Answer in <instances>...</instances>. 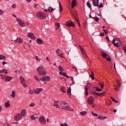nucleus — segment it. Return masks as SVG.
<instances>
[{
    "label": "nucleus",
    "instance_id": "nucleus-1",
    "mask_svg": "<svg viewBox=\"0 0 126 126\" xmlns=\"http://www.w3.org/2000/svg\"><path fill=\"white\" fill-rule=\"evenodd\" d=\"M60 106H61L62 109H64V110L69 111L70 112H73V109H71L68 104L65 101H61L60 102Z\"/></svg>",
    "mask_w": 126,
    "mask_h": 126
},
{
    "label": "nucleus",
    "instance_id": "nucleus-2",
    "mask_svg": "<svg viewBox=\"0 0 126 126\" xmlns=\"http://www.w3.org/2000/svg\"><path fill=\"white\" fill-rule=\"evenodd\" d=\"M36 69L37 70V73H38L39 75H40V76H45V75H47L46 70L44 69L43 67H38Z\"/></svg>",
    "mask_w": 126,
    "mask_h": 126
},
{
    "label": "nucleus",
    "instance_id": "nucleus-3",
    "mask_svg": "<svg viewBox=\"0 0 126 126\" xmlns=\"http://www.w3.org/2000/svg\"><path fill=\"white\" fill-rule=\"evenodd\" d=\"M34 78H35V80H37V81H40V80L41 81H42L43 82H44V81H46V80H48V81H49V80H51V78L49 76H43L42 77L40 78L39 79L38 78V76H34Z\"/></svg>",
    "mask_w": 126,
    "mask_h": 126
},
{
    "label": "nucleus",
    "instance_id": "nucleus-4",
    "mask_svg": "<svg viewBox=\"0 0 126 126\" xmlns=\"http://www.w3.org/2000/svg\"><path fill=\"white\" fill-rule=\"evenodd\" d=\"M112 42L115 47H119V46H121V41L119 38L113 39Z\"/></svg>",
    "mask_w": 126,
    "mask_h": 126
},
{
    "label": "nucleus",
    "instance_id": "nucleus-5",
    "mask_svg": "<svg viewBox=\"0 0 126 126\" xmlns=\"http://www.w3.org/2000/svg\"><path fill=\"white\" fill-rule=\"evenodd\" d=\"M36 16L39 19H45L46 18V13L43 12H38L36 13Z\"/></svg>",
    "mask_w": 126,
    "mask_h": 126
},
{
    "label": "nucleus",
    "instance_id": "nucleus-6",
    "mask_svg": "<svg viewBox=\"0 0 126 126\" xmlns=\"http://www.w3.org/2000/svg\"><path fill=\"white\" fill-rule=\"evenodd\" d=\"M20 81L22 85H23V87H24L25 88H26V87H27V85L25 82V80L24 79V78H23V77H22V76L20 77Z\"/></svg>",
    "mask_w": 126,
    "mask_h": 126
},
{
    "label": "nucleus",
    "instance_id": "nucleus-7",
    "mask_svg": "<svg viewBox=\"0 0 126 126\" xmlns=\"http://www.w3.org/2000/svg\"><path fill=\"white\" fill-rule=\"evenodd\" d=\"M38 120L41 125H44V124H46V119H45V117L43 116H40Z\"/></svg>",
    "mask_w": 126,
    "mask_h": 126
},
{
    "label": "nucleus",
    "instance_id": "nucleus-8",
    "mask_svg": "<svg viewBox=\"0 0 126 126\" xmlns=\"http://www.w3.org/2000/svg\"><path fill=\"white\" fill-rule=\"evenodd\" d=\"M16 21H17L18 24H19L21 27H25L26 24H25L20 18H16Z\"/></svg>",
    "mask_w": 126,
    "mask_h": 126
},
{
    "label": "nucleus",
    "instance_id": "nucleus-9",
    "mask_svg": "<svg viewBox=\"0 0 126 126\" xmlns=\"http://www.w3.org/2000/svg\"><path fill=\"white\" fill-rule=\"evenodd\" d=\"M21 118H22V116H21V114L20 113L17 114L14 117V119L15 121H19L21 120Z\"/></svg>",
    "mask_w": 126,
    "mask_h": 126
},
{
    "label": "nucleus",
    "instance_id": "nucleus-10",
    "mask_svg": "<svg viewBox=\"0 0 126 126\" xmlns=\"http://www.w3.org/2000/svg\"><path fill=\"white\" fill-rule=\"evenodd\" d=\"M94 101H95V99L93 98V96H91L88 99V103L89 104V105H91Z\"/></svg>",
    "mask_w": 126,
    "mask_h": 126
},
{
    "label": "nucleus",
    "instance_id": "nucleus-11",
    "mask_svg": "<svg viewBox=\"0 0 126 126\" xmlns=\"http://www.w3.org/2000/svg\"><path fill=\"white\" fill-rule=\"evenodd\" d=\"M28 37L32 39V40H36V37L32 32H29L28 34Z\"/></svg>",
    "mask_w": 126,
    "mask_h": 126
},
{
    "label": "nucleus",
    "instance_id": "nucleus-12",
    "mask_svg": "<svg viewBox=\"0 0 126 126\" xmlns=\"http://www.w3.org/2000/svg\"><path fill=\"white\" fill-rule=\"evenodd\" d=\"M79 48H80V50L82 54V55H83L84 56V58L85 59H86V58H87V54H85L84 53V50H83V49L82 48V47H81V46L79 45Z\"/></svg>",
    "mask_w": 126,
    "mask_h": 126
},
{
    "label": "nucleus",
    "instance_id": "nucleus-13",
    "mask_svg": "<svg viewBox=\"0 0 126 126\" xmlns=\"http://www.w3.org/2000/svg\"><path fill=\"white\" fill-rule=\"evenodd\" d=\"M66 26H67L68 27H70V26L71 27H74L75 25L73 24V22H69L66 23Z\"/></svg>",
    "mask_w": 126,
    "mask_h": 126
},
{
    "label": "nucleus",
    "instance_id": "nucleus-14",
    "mask_svg": "<svg viewBox=\"0 0 126 126\" xmlns=\"http://www.w3.org/2000/svg\"><path fill=\"white\" fill-rule=\"evenodd\" d=\"M43 91V88H37L34 91V92L36 94H40V93Z\"/></svg>",
    "mask_w": 126,
    "mask_h": 126
},
{
    "label": "nucleus",
    "instance_id": "nucleus-15",
    "mask_svg": "<svg viewBox=\"0 0 126 126\" xmlns=\"http://www.w3.org/2000/svg\"><path fill=\"white\" fill-rule=\"evenodd\" d=\"M15 42L18 43L19 44H21L22 43H23V40L21 38L18 39V37H17V39L15 40Z\"/></svg>",
    "mask_w": 126,
    "mask_h": 126
},
{
    "label": "nucleus",
    "instance_id": "nucleus-16",
    "mask_svg": "<svg viewBox=\"0 0 126 126\" xmlns=\"http://www.w3.org/2000/svg\"><path fill=\"white\" fill-rule=\"evenodd\" d=\"M36 42L39 45H42V44H43L44 43V42L43 41V40H42V39H41V38H37L36 39Z\"/></svg>",
    "mask_w": 126,
    "mask_h": 126
},
{
    "label": "nucleus",
    "instance_id": "nucleus-17",
    "mask_svg": "<svg viewBox=\"0 0 126 126\" xmlns=\"http://www.w3.org/2000/svg\"><path fill=\"white\" fill-rule=\"evenodd\" d=\"M11 79H12V77L10 76H6L5 78V81L8 82H9V81H11Z\"/></svg>",
    "mask_w": 126,
    "mask_h": 126
},
{
    "label": "nucleus",
    "instance_id": "nucleus-18",
    "mask_svg": "<svg viewBox=\"0 0 126 126\" xmlns=\"http://www.w3.org/2000/svg\"><path fill=\"white\" fill-rule=\"evenodd\" d=\"M108 54H107L106 53L102 51L101 52V56L103 57L104 59L105 58H107Z\"/></svg>",
    "mask_w": 126,
    "mask_h": 126
},
{
    "label": "nucleus",
    "instance_id": "nucleus-19",
    "mask_svg": "<svg viewBox=\"0 0 126 126\" xmlns=\"http://www.w3.org/2000/svg\"><path fill=\"white\" fill-rule=\"evenodd\" d=\"M72 8L74 7V6H76V0H73L72 1Z\"/></svg>",
    "mask_w": 126,
    "mask_h": 126
},
{
    "label": "nucleus",
    "instance_id": "nucleus-20",
    "mask_svg": "<svg viewBox=\"0 0 126 126\" xmlns=\"http://www.w3.org/2000/svg\"><path fill=\"white\" fill-rule=\"evenodd\" d=\"M65 88H64V87L62 86L60 88V90L62 91V92H63V93H66V91H65Z\"/></svg>",
    "mask_w": 126,
    "mask_h": 126
},
{
    "label": "nucleus",
    "instance_id": "nucleus-21",
    "mask_svg": "<svg viewBox=\"0 0 126 126\" xmlns=\"http://www.w3.org/2000/svg\"><path fill=\"white\" fill-rule=\"evenodd\" d=\"M56 9H54L52 7H49L48 8V11L50 13L52 12V11H54Z\"/></svg>",
    "mask_w": 126,
    "mask_h": 126
},
{
    "label": "nucleus",
    "instance_id": "nucleus-22",
    "mask_svg": "<svg viewBox=\"0 0 126 126\" xmlns=\"http://www.w3.org/2000/svg\"><path fill=\"white\" fill-rule=\"evenodd\" d=\"M91 94H92L93 95H97V96H101L100 94H98V93H97L93 91H92Z\"/></svg>",
    "mask_w": 126,
    "mask_h": 126
},
{
    "label": "nucleus",
    "instance_id": "nucleus-23",
    "mask_svg": "<svg viewBox=\"0 0 126 126\" xmlns=\"http://www.w3.org/2000/svg\"><path fill=\"white\" fill-rule=\"evenodd\" d=\"M26 112V111L25 110V109L23 110L21 112V116H22V117H24V116H25V112Z\"/></svg>",
    "mask_w": 126,
    "mask_h": 126
},
{
    "label": "nucleus",
    "instance_id": "nucleus-24",
    "mask_svg": "<svg viewBox=\"0 0 126 126\" xmlns=\"http://www.w3.org/2000/svg\"><path fill=\"white\" fill-rule=\"evenodd\" d=\"M16 94V92L15 91H13L12 92V94L11 96L12 97V98H15V95Z\"/></svg>",
    "mask_w": 126,
    "mask_h": 126
},
{
    "label": "nucleus",
    "instance_id": "nucleus-25",
    "mask_svg": "<svg viewBox=\"0 0 126 126\" xmlns=\"http://www.w3.org/2000/svg\"><path fill=\"white\" fill-rule=\"evenodd\" d=\"M5 107L6 108H9V107H10V104H9V101H7L5 103Z\"/></svg>",
    "mask_w": 126,
    "mask_h": 126
},
{
    "label": "nucleus",
    "instance_id": "nucleus-26",
    "mask_svg": "<svg viewBox=\"0 0 126 126\" xmlns=\"http://www.w3.org/2000/svg\"><path fill=\"white\" fill-rule=\"evenodd\" d=\"M3 60V61H5L6 60V58H5V56L2 55H0V60Z\"/></svg>",
    "mask_w": 126,
    "mask_h": 126
},
{
    "label": "nucleus",
    "instance_id": "nucleus-27",
    "mask_svg": "<svg viewBox=\"0 0 126 126\" xmlns=\"http://www.w3.org/2000/svg\"><path fill=\"white\" fill-rule=\"evenodd\" d=\"M60 52H61V50H60V49H58L56 51V53L57 54V56L58 57H60V56H61V55H62V54H61V53H60Z\"/></svg>",
    "mask_w": 126,
    "mask_h": 126
},
{
    "label": "nucleus",
    "instance_id": "nucleus-28",
    "mask_svg": "<svg viewBox=\"0 0 126 126\" xmlns=\"http://www.w3.org/2000/svg\"><path fill=\"white\" fill-rule=\"evenodd\" d=\"M67 93L68 95H70V94H71V88L70 87H69V89L67 90Z\"/></svg>",
    "mask_w": 126,
    "mask_h": 126
},
{
    "label": "nucleus",
    "instance_id": "nucleus-29",
    "mask_svg": "<svg viewBox=\"0 0 126 126\" xmlns=\"http://www.w3.org/2000/svg\"><path fill=\"white\" fill-rule=\"evenodd\" d=\"M105 59H106L108 62H111V57H110V56L108 55H107V56Z\"/></svg>",
    "mask_w": 126,
    "mask_h": 126
},
{
    "label": "nucleus",
    "instance_id": "nucleus-30",
    "mask_svg": "<svg viewBox=\"0 0 126 126\" xmlns=\"http://www.w3.org/2000/svg\"><path fill=\"white\" fill-rule=\"evenodd\" d=\"M80 114L81 116H85V115L87 114V112H86V111H82L80 112Z\"/></svg>",
    "mask_w": 126,
    "mask_h": 126
},
{
    "label": "nucleus",
    "instance_id": "nucleus-31",
    "mask_svg": "<svg viewBox=\"0 0 126 126\" xmlns=\"http://www.w3.org/2000/svg\"><path fill=\"white\" fill-rule=\"evenodd\" d=\"M29 93L31 95H32V94H33V93H34V91H33V90L31 89V88H30V91L29 92Z\"/></svg>",
    "mask_w": 126,
    "mask_h": 126
},
{
    "label": "nucleus",
    "instance_id": "nucleus-32",
    "mask_svg": "<svg viewBox=\"0 0 126 126\" xmlns=\"http://www.w3.org/2000/svg\"><path fill=\"white\" fill-rule=\"evenodd\" d=\"M85 91H86V93H85V95L86 96H88V88L86 87L85 88Z\"/></svg>",
    "mask_w": 126,
    "mask_h": 126
},
{
    "label": "nucleus",
    "instance_id": "nucleus-33",
    "mask_svg": "<svg viewBox=\"0 0 126 126\" xmlns=\"http://www.w3.org/2000/svg\"><path fill=\"white\" fill-rule=\"evenodd\" d=\"M87 5L88 7H89V8H91V4L90 3V2H89V1H88L87 2Z\"/></svg>",
    "mask_w": 126,
    "mask_h": 126
},
{
    "label": "nucleus",
    "instance_id": "nucleus-34",
    "mask_svg": "<svg viewBox=\"0 0 126 126\" xmlns=\"http://www.w3.org/2000/svg\"><path fill=\"white\" fill-rule=\"evenodd\" d=\"M92 1H93V5H94V6H98V4H96L95 1L93 0Z\"/></svg>",
    "mask_w": 126,
    "mask_h": 126
},
{
    "label": "nucleus",
    "instance_id": "nucleus-35",
    "mask_svg": "<svg viewBox=\"0 0 126 126\" xmlns=\"http://www.w3.org/2000/svg\"><path fill=\"white\" fill-rule=\"evenodd\" d=\"M58 68H59L60 71H63V67H62V66H59L58 67Z\"/></svg>",
    "mask_w": 126,
    "mask_h": 126
},
{
    "label": "nucleus",
    "instance_id": "nucleus-36",
    "mask_svg": "<svg viewBox=\"0 0 126 126\" xmlns=\"http://www.w3.org/2000/svg\"><path fill=\"white\" fill-rule=\"evenodd\" d=\"M35 60H36V61H38V62H40V61H41V58L38 56H35Z\"/></svg>",
    "mask_w": 126,
    "mask_h": 126
},
{
    "label": "nucleus",
    "instance_id": "nucleus-37",
    "mask_svg": "<svg viewBox=\"0 0 126 126\" xmlns=\"http://www.w3.org/2000/svg\"><path fill=\"white\" fill-rule=\"evenodd\" d=\"M60 126H68V125H67V123H65L64 124H63V123L61 124Z\"/></svg>",
    "mask_w": 126,
    "mask_h": 126
},
{
    "label": "nucleus",
    "instance_id": "nucleus-38",
    "mask_svg": "<svg viewBox=\"0 0 126 126\" xmlns=\"http://www.w3.org/2000/svg\"><path fill=\"white\" fill-rule=\"evenodd\" d=\"M92 114L93 116H94V117H98V114L94 113L93 111L92 112Z\"/></svg>",
    "mask_w": 126,
    "mask_h": 126
},
{
    "label": "nucleus",
    "instance_id": "nucleus-39",
    "mask_svg": "<svg viewBox=\"0 0 126 126\" xmlns=\"http://www.w3.org/2000/svg\"><path fill=\"white\" fill-rule=\"evenodd\" d=\"M62 75H63V76H65V77H67V78H68L69 77L65 72H63V74Z\"/></svg>",
    "mask_w": 126,
    "mask_h": 126
},
{
    "label": "nucleus",
    "instance_id": "nucleus-40",
    "mask_svg": "<svg viewBox=\"0 0 126 126\" xmlns=\"http://www.w3.org/2000/svg\"><path fill=\"white\" fill-rule=\"evenodd\" d=\"M55 25H56V26L57 29H59L60 28V23H56V24H55Z\"/></svg>",
    "mask_w": 126,
    "mask_h": 126
},
{
    "label": "nucleus",
    "instance_id": "nucleus-41",
    "mask_svg": "<svg viewBox=\"0 0 126 126\" xmlns=\"http://www.w3.org/2000/svg\"><path fill=\"white\" fill-rule=\"evenodd\" d=\"M3 13H4L3 10H2L1 9H0V15H2Z\"/></svg>",
    "mask_w": 126,
    "mask_h": 126
},
{
    "label": "nucleus",
    "instance_id": "nucleus-42",
    "mask_svg": "<svg viewBox=\"0 0 126 126\" xmlns=\"http://www.w3.org/2000/svg\"><path fill=\"white\" fill-rule=\"evenodd\" d=\"M36 118L37 119L38 118V117H34V115H32V116H31V119H32V120L33 121H34V120H35V119H36Z\"/></svg>",
    "mask_w": 126,
    "mask_h": 126
},
{
    "label": "nucleus",
    "instance_id": "nucleus-43",
    "mask_svg": "<svg viewBox=\"0 0 126 126\" xmlns=\"http://www.w3.org/2000/svg\"><path fill=\"white\" fill-rule=\"evenodd\" d=\"M105 94H106V92H103L102 93L100 94V97L105 96Z\"/></svg>",
    "mask_w": 126,
    "mask_h": 126
},
{
    "label": "nucleus",
    "instance_id": "nucleus-44",
    "mask_svg": "<svg viewBox=\"0 0 126 126\" xmlns=\"http://www.w3.org/2000/svg\"><path fill=\"white\" fill-rule=\"evenodd\" d=\"M95 90L96 91H97V92H100V91H102V89H100V88H97Z\"/></svg>",
    "mask_w": 126,
    "mask_h": 126
},
{
    "label": "nucleus",
    "instance_id": "nucleus-45",
    "mask_svg": "<svg viewBox=\"0 0 126 126\" xmlns=\"http://www.w3.org/2000/svg\"><path fill=\"white\" fill-rule=\"evenodd\" d=\"M54 107H56L57 108H59V104L57 103H54Z\"/></svg>",
    "mask_w": 126,
    "mask_h": 126
},
{
    "label": "nucleus",
    "instance_id": "nucleus-46",
    "mask_svg": "<svg viewBox=\"0 0 126 126\" xmlns=\"http://www.w3.org/2000/svg\"><path fill=\"white\" fill-rule=\"evenodd\" d=\"M94 19L95 21H97V22L99 21V18L98 17H94Z\"/></svg>",
    "mask_w": 126,
    "mask_h": 126
},
{
    "label": "nucleus",
    "instance_id": "nucleus-47",
    "mask_svg": "<svg viewBox=\"0 0 126 126\" xmlns=\"http://www.w3.org/2000/svg\"><path fill=\"white\" fill-rule=\"evenodd\" d=\"M111 99L113 102H115V103H118V101L116 100L114 98H113V97H111Z\"/></svg>",
    "mask_w": 126,
    "mask_h": 126
},
{
    "label": "nucleus",
    "instance_id": "nucleus-48",
    "mask_svg": "<svg viewBox=\"0 0 126 126\" xmlns=\"http://www.w3.org/2000/svg\"><path fill=\"white\" fill-rule=\"evenodd\" d=\"M35 106V104L34 103H32L30 104V107H34Z\"/></svg>",
    "mask_w": 126,
    "mask_h": 126
},
{
    "label": "nucleus",
    "instance_id": "nucleus-49",
    "mask_svg": "<svg viewBox=\"0 0 126 126\" xmlns=\"http://www.w3.org/2000/svg\"><path fill=\"white\" fill-rule=\"evenodd\" d=\"M123 50L125 53V54H126V45H125L124 47H123Z\"/></svg>",
    "mask_w": 126,
    "mask_h": 126
},
{
    "label": "nucleus",
    "instance_id": "nucleus-50",
    "mask_svg": "<svg viewBox=\"0 0 126 126\" xmlns=\"http://www.w3.org/2000/svg\"><path fill=\"white\" fill-rule=\"evenodd\" d=\"M103 4H102V3H100V5H98V7H99V8H101V7H103Z\"/></svg>",
    "mask_w": 126,
    "mask_h": 126
},
{
    "label": "nucleus",
    "instance_id": "nucleus-51",
    "mask_svg": "<svg viewBox=\"0 0 126 126\" xmlns=\"http://www.w3.org/2000/svg\"><path fill=\"white\" fill-rule=\"evenodd\" d=\"M97 119H98L99 120H103V117L101 116H99L98 117H97Z\"/></svg>",
    "mask_w": 126,
    "mask_h": 126
},
{
    "label": "nucleus",
    "instance_id": "nucleus-52",
    "mask_svg": "<svg viewBox=\"0 0 126 126\" xmlns=\"http://www.w3.org/2000/svg\"><path fill=\"white\" fill-rule=\"evenodd\" d=\"M17 70L18 71V73H20V71L21 70V69L17 68Z\"/></svg>",
    "mask_w": 126,
    "mask_h": 126
},
{
    "label": "nucleus",
    "instance_id": "nucleus-53",
    "mask_svg": "<svg viewBox=\"0 0 126 126\" xmlns=\"http://www.w3.org/2000/svg\"><path fill=\"white\" fill-rule=\"evenodd\" d=\"M90 77H91L92 80H94L95 78H94V76H92V75H90Z\"/></svg>",
    "mask_w": 126,
    "mask_h": 126
},
{
    "label": "nucleus",
    "instance_id": "nucleus-54",
    "mask_svg": "<svg viewBox=\"0 0 126 126\" xmlns=\"http://www.w3.org/2000/svg\"><path fill=\"white\" fill-rule=\"evenodd\" d=\"M99 84L101 87V89H103V87H104V85H103V84H101V83H99Z\"/></svg>",
    "mask_w": 126,
    "mask_h": 126
},
{
    "label": "nucleus",
    "instance_id": "nucleus-55",
    "mask_svg": "<svg viewBox=\"0 0 126 126\" xmlns=\"http://www.w3.org/2000/svg\"><path fill=\"white\" fill-rule=\"evenodd\" d=\"M104 33H105V35H107V33H108V32L106 30H103Z\"/></svg>",
    "mask_w": 126,
    "mask_h": 126
},
{
    "label": "nucleus",
    "instance_id": "nucleus-56",
    "mask_svg": "<svg viewBox=\"0 0 126 126\" xmlns=\"http://www.w3.org/2000/svg\"><path fill=\"white\" fill-rule=\"evenodd\" d=\"M12 8H15L16 7V6L15 5V4H13L12 5Z\"/></svg>",
    "mask_w": 126,
    "mask_h": 126
},
{
    "label": "nucleus",
    "instance_id": "nucleus-57",
    "mask_svg": "<svg viewBox=\"0 0 126 126\" xmlns=\"http://www.w3.org/2000/svg\"><path fill=\"white\" fill-rule=\"evenodd\" d=\"M5 71H6V69H2V70H1V73L4 72Z\"/></svg>",
    "mask_w": 126,
    "mask_h": 126
},
{
    "label": "nucleus",
    "instance_id": "nucleus-58",
    "mask_svg": "<svg viewBox=\"0 0 126 126\" xmlns=\"http://www.w3.org/2000/svg\"><path fill=\"white\" fill-rule=\"evenodd\" d=\"M100 36H105V34H104V32H101L100 33Z\"/></svg>",
    "mask_w": 126,
    "mask_h": 126
},
{
    "label": "nucleus",
    "instance_id": "nucleus-59",
    "mask_svg": "<svg viewBox=\"0 0 126 126\" xmlns=\"http://www.w3.org/2000/svg\"><path fill=\"white\" fill-rule=\"evenodd\" d=\"M71 80H72V81L73 82L72 85H73V84H74L75 83V82H74V80L73 79V77L71 79Z\"/></svg>",
    "mask_w": 126,
    "mask_h": 126
},
{
    "label": "nucleus",
    "instance_id": "nucleus-60",
    "mask_svg": "<svg viewBox=\"0 0 126 126\" xmlns=\"http://www.w3.org/2000/svg\"><path fill=\"white\" fill-rule=\"evenodd\" d=\"M106 39L107 41H108V42H110V39H109V37L108 36H106Z\"/></svg>",
    "mask_w": 126,
    "mask_h": 126
},
{
    "label": "nucleus",
    "instance_id": "nucleus-61",
    "mask_svg": "<svg viewBox=\"0 0 126 126\" xmlns=\"http://www.w3.org/2000/svg\"><path fill=\"white\" fill-rule=\"evenodd\" d=\"M117 84H118V87H119L120 86H121V84H120V82H119V81H118V82H117Z\"/></svg>",
    "mask_w": 126,
    "mask_h": 126
},
{
    "label": "nucleus",
    "instance_id": "nucleus-62",
    "mask_svg": "<svg viewBox=\"0 0 126 126\" xmlns=\"http://www.w3.org/2000/svg\"><path fill=\"white\" fill-rule=\"evenodd\" d=\"M2 63L3 65H4V64H6V63H6V62H5L4 61H3L2 62Z\"/></svg>",
    "mask_w": 126,
    "mask_h": 126
},
{
    "label": "nucleus",
    "instance_id": "nucleus-63",
    "mask_svg": "<svg viewBox=\"0 0 126 126\" xmlns=\"http://www.w3.org/2000/svg\"><path fill=\"white\" fill-rule=\"evenodd\" d=\"M0 76L1 77V78H2V79H4V77L3 76H2V75L0 74Z\"/></svg>",
    "mask_w": 126,
    "mask_h": 126
},
{
    "label": "nucleus",
    "instance_id": "nucleus-64",
    "mask_svg": "<svg viewBox=\"0 0 126 126\" xmlns=\"http://www.w3.org/2000/svg\"><path fill=\"white\" fill-rule=\"evenodd\" d=\"M84 26H85V28L86 29V22H85L84 24H83Z\"/></svg>",
    "mask_w": 126,
    "mask_h": 126
}]
</instances>
